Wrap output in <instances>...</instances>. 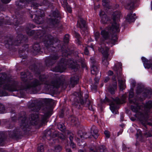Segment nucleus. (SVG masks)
Returning a JSON list of instances; mask_svg holds the SVG:
<instances>
[{"label":"nucleus","mask_w":152,"mask_h":152,"mask_svg":"<svg viewBox=\"0 0 152 152\" xmlns=\"http://www.w3.org/2000/svg\"><path fill=\"white\" fill-rule=\"evenodd\" d=\"M121 16V13L119 12H115L113 14V23L111 26L102 30L101 34L105 40L108 39L111 33H117L119 32L120 30V25L118 22V20Z\"/></svg>","instance_id":"nucleus-1"},{"label":"nucleus","mask_w":152,"mask_h":152,"mask_svg":"<svg viewBox=\"0 0 152 152\" xmlns=\"http://www.w3.org/2000/svg\"><path fill=\"white\" fill-rule=\"evenodd\" d=\"M101 48H99V51L102 52L103 55V58L102 60V63L105 66H107L109 64V60L110 59L108 58V51L109 48L107 47H104V44H101Z\"/></svg>","instance_id":"nucleus-2"},{"label":"nucleus","mask_w":152,"mask_h":152,"mask_svg":"<svg viewBox=\"0 0 152 152\" xmlns=\"http://www.w3.org/2000/svg\"><path fill=\"white\" fill-rule=\"evenodd\" d=\"M34 0H20V1L16 2V4L18 7L19 9H20L23 7H21L23 6V2H25L26 4H32V7L34 8H36L38 7L39 5L36 3H34L33 2Z\"/></svg>","instance_id":"nucleus-3"},{"label":"nucleus","mask_w":152,"mask_h":152,"mask_svg":"<svg viewBox=\"0 0 152 152\" xmlns=\"http://www.w3.org/2000/svg\"><path fill=\"white\" fill-rule=\"evenodd\" d=\"M55 41L53 37L51 35H48L45 37V40L44 41L45 45L47 48L54 47L53 45L55 44Z\"/></svg>","instance_id":"nucleus-4"},{"label":"nucleus","mask_w":152,"mask_h":152,"mask_svg":"<svg viewBox=\"0 0 152 152\" xmlns=\"http://www.w3.org/2000/svg\"><path fill=\"white\" fill-rule=\"evenodd\" d=\"M133 93L132 92H130L129 94V97L130 98L129 101L130 103H133L135 105L134 106H131L132 110V111L134 112H137L138 111V109L140 108V107L138 105L136 100H133V99H130V98H132L133 97Z\"/></svg>","instance_id":"nucleus-5"},{"label":"nucleus","mask_w":152,"mask_h":152,"mask_svg":"<svg viewBox=\"0 0 152 152\" xmlns=\"http://www.w3.org/2000/svg\"><path fill=\"white\" fill-rule=\"evenodd\" d=\"M67 64L66 60L62 59L61 61L58 66L56 67L53 71L56 72H62L65 70L66 68V66Z\"/></svg>","instance_id":"nucleus-6"},{"label":"nucleus","mask_w":152,"mask_h":152,"mask_svg":"<svg viewBox=\"0 0 152 152\" xmlns=\"http://www.w3.org/2000/svg\"><path fill=\"white\" fill-rule=\"evenodd\" d=\"M44 15L43 11L39 10L37 11L35 14V22L37 24H40L42 23V17Z\"/></svg>","instance_id":"nucleus-7"},{"label":"nucleus","mask_w":152,"mask_h":152,"mask_svg":"<svg viewBox=\"0 0 152 152\" xmlns=\"http://www.w3.org/2000/svg\"><path fill=\"white\" fill-rule=\"evenodd\" d=\"M115 103L117 104H120V102L119 99L118 98L116 99L110 104V108L112 113H113L117 114L118 111L116 109V104H115Z\"/></svg>","instance_id":"nucleus-8"},{"label":"nucleus","mask_w":152,"mask_h":152,"mask_svg":"<svg viewBox=\"0 0 152 152\" xmlns=\"http://www.w3.org/2000/svg\"><path fill=\"white\" fill-rule=\"evenodd\" d=\"M141 59L143 63V65L145 68H151L152 70V63L151 60H148L144 57L141 58Z\"/></svg>","instance_id":"nucleus-9"},{"label":"nucleus","mask_w":152,"mask_h":152,"mask_svg":"<svg viewBox=\"0 0 152 152\" xmlns=\"http://www.w3.org/2000/svg\"><path fill=\"white\" fill-rule=\"evenodd\" d=\"M135 14H133L132 12L131 11L126 17V20L127 22H134L135 19Z\"/></svg>","instance_id":"nucleus-10"},{"label":"nucleus","mask_w":152,"mask_h":152,"mask_svg":"<svg viewBox=\"0 0 152 152\" xmlns=\"http://www.w3.org/2000/svg\"><path fill=\"white\" fill-rule=\"evenodd\" d=\"M99 15L101 18V22L103 23H106L108 21V18L104 11H101L99 13Z\"/></svg>","instance_id":"nucleus-11"},{"label":"nucleus","mask_w":152,"mask_h":152,"mask_svg":"<svg viewBox=\"0 0 152 152\" xmlns=\"http://www.w3.org/2000/svg\"><path fill=\"white\" fill-rule=\"evenodd\" d=\"M78 80V78L76 75L71 77L70 86L72 87H74V86L77 83Z\"/></svg>","instance_id":"nucleus-12"},{"label":"nucleus","mask_w":152,"mask_h":152,"mask_svg":"<svg viewBox=\"0 0 152 152\" xmlns=\"http://www.w3.org/2000/svg\"><path fill=\"white\" fill-rule=\"evenodd\" d=\"M134 7V3L133 0H129L126 1L125 5V7L126 9L131 10Z\"/></svg>","instance_id":"nucleus-13"},{"label":"nucleus","mask_w":152,"mask_h":152,"mask_svg":"<svg viewBox=\"0 0 152 152\" xmlns=\"http://www.w3.org/2000/svg\"><path fill=\"white\" fill-rule=\"evenodd\" d=\"M91 133L92 135L94 138H97L98 136V131L96 127L95 126H93L91 128Z\"/></svg>","instance_id":"nucleus-14"},{"label":"nucleus","mask_w":152,"mask_h":152,"mask_svg":"<svg viewBox=\"0 0 152 152\" xmlns=\"http://www.w3.org/2000/svg\"><path fill=\"white\" fill-rule=\"evenodd\" d=\"M38 115L37 114H33L31 115V123L32 125H35L37 124V122L38 120Z\"/></svg>","instance_id":"nucleus-15"},{"label":"nucleus","mask_w":152,"mask_h":152,"mask_svg":"<svg viewBox=\"0 0 152 152\" xmlns=\"http://www.w3.org/2000/svg\"><path fill=\"white\" fill-rule=\"evenodd\" d=\"M88 97V95H87L86 97V99H80V103L83 104L85 105L86 106H89L90 104V101L88 99H87Z\"/></svg>","instance_id":"nucleus-16"},{"label":"nucleus","mask_w":152,"mask_h":152,"mask_svg":"<svg viewBox=\"0 0 152 152\" xmlns=\"http://www.w3.org/2000/svg\"><path fill=\"white\" fill-rule=\"evenodd\" d=\"M86 22L82 18H80L78 22L77 26L79 28H81L85 27V26Z\"/></svg>","instance_id":"nucleus-17"},{"label":"nucleus","mask_w":152,"mask_h":152,"mask_svg":"<svg viewBox=\"0 0 152 152\" xmlns=\"http://www.w3.org/2000/svg\"><path fill=\"white\" fill-rule=\"evenodd\" d=\"M91 72L92 74L96 75L99 73V69L96 66H92L91 69Z\"/></svg>","instance_id":"nucleus-18"},{"label":"nucleus","mask_w":152,"mask_h":152,"mask_svg":"<svg viewBox=\"0 0 152 152\" xmlns=\"http://www.w3.org/2000/svg\"><path fill=\"white\" fill-rule=\"evenodd\" d=\"M59 22V20L58 19H56V18L52 19L50 20V25L51 26L50 27H54Z\"/></svg>","instance_id":"nucleus-19"},{"label":"nucleus","mask_w":152,"mask_h":152,"mask_svg":"<svg viewBox=\"0 0 152 152\" xmlns=\"http://www.w3.org/2000/svg\"><path fill=\"white\" fill-rule=\"evenodd\" d=\"M119 86L120 90H123L125 88V85L124 84V82L122 80H118Z\"/></svg>","instance_id":"nucleus-20"},{"label":"nucleus","mask_w":152,"mask_h":152,"mask_svg":"<svg viewBox=\"0 0 152 152\" xmlns=\"http://www.w3.org/2000/svg\"><path fill=\"white\" fill-rule=\"evenodd\" d=\"M152 107V102L149 101L146 103L145 105V109L146 111H147L149 109Z\"/></svg>","instance_id":"nucleus-21"},{"label":"nucleus","mask_w":152,"mask_h":152,"mask_svg":"<svg viewBox=\"0 0 152 152\" xmlns=\"http://www.w3.org/2000/svg\"><path fill=\"white\" fill-rule=\"evenodd\" d=\"M45 137L48 140H50L52 137H53V135L51 134L50 130H48L45 135Z\"/></svg>","instance_id":"nucleus-22"},{"label":"nucleus","mask_w":152,"mask_h":152,"mask_svg":"<svg viewBox=\"0 0 152 152\" xmlns=\"http://www.w3.org/2000/svg\"><path fill=\"white\" fill-rule=\"evenodd\" d=\"M41 83H39L38 81L37 80H35L32 83L31 85H29L27 87V88H29L31 87H35L39 85H40Z\"/></svg>","instance_id":"nucleus-23"},{"label":"nucleus","mask_w":152,"mask_h":152,"mask_svg":"<svg viewBox=\"0 0 152 152\" xmlns=\"http://www.w3.org/2000/svg\"><path fill=\"white\" fill-rule=\"evenodd\" d=\"M72 122L75 125L79 124L80 121L77 118L72 117Z\"/></svg>","instance_id":"nucleus-24"},{"label":"nucleus","mask_w":152,"mask_h":152,"mask_svg":"<svg viewBox=\"0 0 152 152\" xmlns=\"http://www.w3.org/2000/svg\"><path fill=\"white\" fill-rule=\"evenodd\" d=\"M117 39V37L116 35H115L113 37H111L110 42L111 44L114 45Z\"/></svg>","instance_id":"nucleus-25"},{"label":"nucleus","mask_w":152,"mask_h":152,"mask_svg":"<svg viewBox=\"0 0 152 152\" xmlns=\"http://www.w3.org/2000/svg\"><path fill=\"white\" fill-rule=\"evenodd\" d=\"M116 88V83L115 82L114 83L113 87V88H110L109 89V91L111 94L114 93L115 89Z\"/></svg>","instance_id":"nucleus-26"},{"label":"nucleus","mask_w":152,"mask_h":152,"mask_svg":"<svg viewBox=\"0 0 152 152\" xmlns=\"http://www.w3.org/2000/svg\"><path fill=\"white\" fill-rule=\"evenodd\" d=\"M62 150V148L60 145H56L54 147L55 152H59L61 151Z\"/></svg>","instance_id":"nucleus-27"},{"label":"nucleus","mask_w":152,"mask_h":152,"mask_svg":"<svg viewBox=\"0 0 152 152\" xmlns=\"http://www.w3.org/2000/svg\"><path fill=\"white\" fill-rule=\"evenodd\" d=\"M4 134L1 132H0V145H2L3 144V142L4 139L3 138Z\"/></svg>","instance_id":"nucleus-28"},{"label":"nucleus","mask_w":152,"mask_h":152,"mask_svg":"<svg viewBox=\"0 0 152 152\" xmlns=\"http://www.w3.org/2000/svg\"><path fill=\"white\" fill-rule=\"evenodd\" d=\"M151 94V91L150 89L148 91H145V94H144L143 95H145L146 97H150Z\"/></svg>","instance_id":"nucleus-29"},{"label":"nucleus","mask_w":152,"mask_h":152,"mask_svg":"<svg viewBox=\"0 0 152 152\" xmlns=\"http://www.w3.org/2000/svg\"><path fill=\"white\" fill-rule=\"evenodd\" d=\"M25 120L26 118H24L22 121H21V124L20 125V127L21 129H22L23 130L24 129V127H25L26 126V123H25Z\"/></svg>","instance_id":"nucleus-30"},{"label":"nucleus","mask_w":152,"mask_h":152,"mask_svg":"<svg viewBox=\"0 0 152 152\" xmlns=\"http://www.w3.org/2000/svg\"><path fill=\"white\" fill-rule=\"evenodd\" d=\"M44 149L43 146L42 145H39L38 148L37 152H44Z\"/></svg>","instance_id":"nucleus-31"},{"label":"nucleus","mask_w":152,"mask_h":152,"mask_svg":"<svg viewBox=\"0 0 152 152\" xmlns=\"http://www.w3.org/2000/svg\"><path fill=\"white\" fill-rule=\"evenodd\" d=\"M77 139H78L77 141L78 145L79 146H81L82 147H84L85 146V143L84 142H82V140H80L78 138H77Z\"/></svg>","instance_id":"nucleus-32"},{"label":"nucleus","mask_w":152,"mask_h":152,"mask_svg":"<svg viewBox=\"0 0 152 152\" xmlns=\"http://www.w3.org/2000/svg\"><path fill=\"white\" fill-rule=\"evenodd\" d=\"M57 127L58 129L61 131H63L64 129L65 128L64 126V125L60 124H59L57 125Z\"/></svg>","instance_id":"nucleus-33"},{"label":"nucleus","mask_w":152,"mask_h":152,"mask_svg":"<svg viewBox=\"0 0 152 152\" xmlns=\"http://www.w3.org/2000/svg\"><path fill=\"white\" fill-rule=\"evenodd\" d=\"M109 2L108 0H103L102 4L104 7H107L108 3Z\"/></svg>","instance_id":"nucleus-34"},{"label":"nucleus","mask_w":152,"mask_h":152,"mask_svg":"<svg viewBox=\"0 0 152 152\" xmlns=\"http://www.w3.org/2000/svg\"><path fill=\"white\" fill-rule=\"evenodd\" d=\"M61 3L64 7H65L66 6H67L68 5L66 0H62L61 1Z\"/></svg>","instance_id":"nucleus-35"},{"label":"nucleus","mask_w":152,"mask_h":152,"mask_svg":"<svg viewBox=\"0 0 152 152\" xmlns=\"http://www.w3.org/2000/svg\"><path fill=\"white\" fill-rule=\"evenodd\" d=\"M94 36L96 40L97 41L100 36V34L99 32H95L94 34Z\"/></svg>","instance_id":"nucleus-36"},{"label":"nucleus","mask_w":152,"mask_h":152,"mask_svg":"<svg viewBox=\"0 0 152 152\" xmlns=\"http://www.w3.org/2000/svg\"><path fill=\"white\" fill-rule=\"evenodd\" d=\"M144 135L146 137H151L152 136L150 132L148 131L144 133Z\"/></svg>","instance_id":"nucleus-37"},{"label":"nucleus","mask_w":152,"mask_h":152,"mask_svg":"<svg viewBox=\"0 0 152 152\" xmlns=\"http://www.w3.org/2000/svg\"><path fill=\"white\" fill-rule=\"evenodd\" d=\"M27 33L28 35L31 36L33 34L34 31L31 29H29L27 31Z\"/></svg>","instance_id":"nucleus-38"},{"label":"nucleus","mask_w":152,"mask_h":152,"mask_svg":"<svg viewBox=\"0 0 152 152\" xmlns=\"http://www.w3.org/2000/svg\"><path fill=\"white\" fill-rule=\"evenodd\" d=\"M104 134L105 135L106 137L109 138L110 137V133L109 132L107 131H105L104 132Z\"/></svg>","instance_id":"nucleus-39"},{"label":"nucleus","mask_w":152,"mask_h":152,"mask_svg":"<svg viewBox=\"0 0 152 152\" xmlns=\"http://www.w3.org/2000/svg\"><path fill=\"white\" fill-rule=\"evenodd\" d=\"M69 36L68 34H66L65 35V37L64 38V40L65 42H68L69 39Z\"/></svg>","instance_id":"nucleus-40"},{"label":"nucleus","mask_w":152,"mask_h":152,"mask_svg":"<svg viewBox=\"0 0 152 152\" xmlns=\"http://www.w3.org/2000/svg\"><path fill=\"white\" fill-rule=\"evenodd\" d=\"M4 82V79L2 77V76L0 77V86Z\"/></svg>","instance_id":"nucleus-41"},{"label":"nucleus","mask_w":152,"mask_h":152,"mask_svg":"<svg viewBox=\"0 0 152 152\" xmlns=\"http://www.w3.org/2000/svg\"><path fill=\"white\" fill-rule=\"evenodd\" d=\"M70 13L71 12L72 9L68 5L67 6H66L65 7H64Z\"/></svg>","instance_id":"nucleus-42"},{"label":"nucleus","mask_w":152,"mask_h":152,"mask_svg":"<svg viewBox=\"0 0 152 152\" xmlns=\"http://www.w3.org/2000/svg\"><path fill=\"white\" fill-rule=\"evenodd\" d=\"M81 131H80L78 133V135L81 138H82L83 137L84 138H87V137L85 136V134L81 135Z\"/></svg>","instance_id":"nucleus-43"},{"label":"nucleus","mask_w":152,"mask_h":152,"mask_svg":"<svg viewBox=\"0 0 152 152\" xmlns=\"http://www.w3.org/2000/svg\"><path fill=\"white\" fill-rule=\"evenodd\" d=\"M53 15L54 17H56H56L58 18L59 16L58 13L56 12H54L53 13Z\"/></svg>","instance_id":"nucleus-44"},{"label":"nucleus","mask_w":152,"mask_h":152,"mask_svg":"<svg viewBox=\"0 0 152 152\" xmlns=\"http://www.w3.org/2000/svg\"><path fill=\"white\" fill-rule=\"evenodd\" d=\"M23 37V36L22 35H19L18 36V37L19 39H18L17 41L19 43H20L21 42V38Z\"/></svg>","instance_id":"nucleus-45"},{"label":"nucleus","mask_w":152,"mask_h":152,"mask_svg":"<svg viewBox=\"0 0 152 152\" xmlns=\"http://www.w3.org/2000/svg\"><path fill=\"white\" fill-rule=\"evenodd\" d=\"M137 137H139L140 136H141V133L142 132L140 130H137Z\"/></svg>","instance_id":"nucleus-46"},{"label":"nucleus","mask_w":152,"mask_h":152,"mask_svg":"<svg viewBox=\"0 0 152 152\" xmlns=\"http://www.w3.org/2000/svg\"><path fill=\"white\" fill-rule=\"evenodd\" d=\"M4 106L1 104L0 103V111L4 110Z\"/></svg>","instance_id":"nucleus-47"},{"label":"nucleus","mask_w":152,"mask_h":152,"mask_svg":"<svg viewBox=\"0 0 152 152\" xmlns=\"http://www.w3.org/2000/svg\"><path fill=\"white\" fill-rule=\"evenodd\" d=\"M70 146L72 148H75L76 145L73 142H71Z\"/></svg>","instance_id":"nucleus-48"},{"label":"nucleus","mask_w":152,"mask_h":152,"mask_svg":"<svg viewBox=\"0 0 152 152\" xmlns=\"http://www.w3.org/2000/svg\"><path fill=\"white\" fill-rule=\"evenodd\" d=\"M1 1L4 3L7 4L9 3L10 0H1Z\"/></svg>","instance_id":"nucleus-49"},{"label":"nucleus","mask_w":152,"mask_h":152,"mask_svg":"<svg viewBox=\"0 0 152 152\" xmlns=\"http://www.w3.org/2000/svg\"><path fill=\"white\" fill-rule=\"evenodd\" d=\"M38 47H39V45H34V46L33 47V48L34 49V50H36V51H37L38 50V49H36V48H38Z\"/></svg>","instance_id":"nucleus-50"},{"label":"nucleus","mask_w":152,"mask_h":152,"mask_svg":"<svg viewBox=\"0 0 152 152\" xmlns=\"http://www.w3.org/2000/svg\"><path fill=\"white\" fill-rule=\"evenodd\" d=\"M73 137H74V135L73 134H72V135H70L69 136V138L71 141V142H72V141L73 140Z\"/></svg>","instance_id":"nucleus-51"},{"label":"nucleus","mask_w":152,"mask_h":152,"mask_svg":"<svg viewBox=\"0 0 152 152\" xmlns=\"http://www.w3.org/2000/svg\"><path fill=\"white\" fill-rule=\"evenodd\" d=\"M58 58V56H55L51 58V61H53V60H56Z\"/></svg>","instance_id":"nucleus-52"},{"label":"nucleus","mask_w":152,"mask_h":152,"mask_svg":"<svg viewBox=\"0 0 152 152\" xmlns=\"http://www.w3.org/2000/svg\"><path fill=\"white\" fill-rule=\"evenodd\" d=\"M85 53L87 55H88V51L87 48H86L85 49L84 51Z\"/></svg>","instance_id":"nucleus-53"},{"label":"nucleus","mask_w":152,"mask_h":152,"mask_svg":"<svg viewBox=\"0 0 152 152\" xmlns=\"http://www.w3.org/2000/svg\"><path fill=\"white\" fill-rule=\"evenodd\" d=\"M98 152H106V150L105 149H104L102 148H101L100 150H99Z\"/></svg>","instance_id":"nucleus-54"},{"label":"nucleus","mask_w":152,"mask_h":152,"mask_svg":"<svg viewBox=\"0 0 152 152\" xmlns=\"http://www.w3.org/2000/svg\"><path fill=\"white\" fill-rule=\"evenodd\" d=\"M113 74V72L111 71H109L108 72V75H112Z\"/></svg>","instance_id":"nucleus-55"},{"label":"nucleus","mask_w":152,"mask_h":152,"mask_svg":"<svg viewBox=\"0 0 152 152\" xmlns=\"http://www.w3.org/2000/svg\"><path fill=\"white\" fill-rule=\"evenodd\" d=\"M76 93V94H75V93L74 94L75 95H76V94H77V95H78V96L79 97V98H80V97L82 96L81 93L80 92V93H78V94H77V93Z\"/></svg>","instance_id":"nucleus-56"},{"label":"nucleus","mask_w":152,"mask_h":152,"mask_svg":"<svg viewBox=\"0 0 152 152\" xmlns=\"http://www.w3.org/2000/svg\"><path fill=\"white\" fill-rule=\"evenodd\" d=\"M113 69L115 71H118V70H119L120 69H117V67L116 66H115L113 68Z\"/></svg>","instance_id":"nucleus-57"},{"label":"nucleus","mask_w":152,"mask_h":152,"mask_svg":"<svg viewBox=\"0 0 152 152\" xmlns=\"http://www.w3.org/2000/svg\"><path fill=\"white\" fill-rule=\"evenodd\" d=\"M6 44H8L9 45H12V44L11 42V39H9V41L7 42V43H6Z\"/></svg>","instance_id":"nucleus-58"},{"label":"nucleus","mask_w":152,"mask_h":152,"mask_svg":"<svg viewBox=\"0 0 152 152\" xmlns=\"http://www.w3.org/2000/svg\"><path fill=\"white\" fill-rule=\"evenodd\" d=\"M109 80V77H106L105 80H104V82H107Z\"/></svg>","instance_id":"nucleus-59"},{"label":"nucleus","mask_w":152,"mask_h":152,"mask_svg":"<svg viewBox=\"0 0 152 152\" xmlns=\"http://www.w3.org/2000/svg\"><path fill=\"white\" fill-rule=\"evenodd\" d=\"M66 152H72L71 150L69 148H66Z\"/></svg>","instance_id":"nucleus-60"},{"label":"nucleus","mask_w":152,"mask_h":152,"mask_svg":"<svg viewBox=\"0 0 152 152\" xmlns=\"http://www.w3.org/2000/svg\"><path fill=\"white\" fill-rule=\"evenodd\" d=\"M75 36L77 37V38H79L80 37V35L79 34H78L77 33H75Z\"/></svg>","instance_id":"nucleus-61"},{"label":"nucleus","mask_w":152,"mask_h":152,"mask_svg":"<svg viewBox=\"0 0 152 152\" xmlns=\"http://www.w3.org/2000/svg\"><path fill=\"white\" fill-rule=\"evenodd\" d=\"M16 20H17V19H14V22H12V21H11V23H13V24H15V23L14 22L16 21Z\"/></svg>","instance_id":"nucleus-62"},{"label":"nucleus","mask_w":152,"mask_h":152,"mask_svg":"<svg viewBox=\"0 0 152 152\" xmlns=\"http://www.w3.org/2000/svg\"><path fill=\"white\" fill-rule=\"evenodd\" d=\"M24 74H25V73H24V72H22L21 73V75L22 76L21 77V78H22V79H23V75H24Z\"/></svg>","instance_id":"nucleus-63"},{"label":"nucleus","mask_w":152,"mask_h":152,"mask_svg":"<svg viewBox=\"0 0 152 152\" xmlns=\"http://www.w3.org/2000/svg\"><path fill=\"white\" fill-rule=\"evenodd\" d=\"M2 22H3V20L2 19H0V25H1V24L2 23Z\"/></svg>","instance_id":"nucleus-64"}]
</instances>
